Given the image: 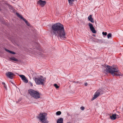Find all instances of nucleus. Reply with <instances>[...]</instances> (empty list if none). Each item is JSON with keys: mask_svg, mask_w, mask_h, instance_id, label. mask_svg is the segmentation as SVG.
<instances>
[{"mask_svg": "<svg viewBox=\"0 0 123 123\" xmlns=\"http://www.w3.org/2000/svg\"><path fill=\"white\" fill-rule=\"evenodd\" d=\"M50 32L52 36L57 35V37L61 39H65L66 38L63 25L60 23H57L53 25Z\"/></svg>", "mask_w": 123, "mask_h": 123, "instance_id": "obj_1", "label": "nucleus"}, {"mask_svg": "<svg viewBox=\"0 0 123 123\" xmlns=\"http://www.w3.org/2000/svg\"><path fill=\"white\" fill-rule=\"evenodd\" d=\"M105 71L107 73H110L113 76L121 75V74L117 67L114 66L107 65L106 67Z\"/></svg>", "mask_w": 123, "mask_h": 123, "instance_id": "obj_2", "label": "nucleus"}, {"mask_svg": "<svg viewBox=\"0 0 123 123\" xmlns=\"http://www.w3.org/2000/svg\"><path fill=\"white\" fill-rule=\"evenodd\" d=\"M28 92L30 95L35 98L37 99L40 97L39 93L36 91L30 89L28 91Z\"/></svg>", "mask_w": 123, "mask_h": 123, "instance_id": "obj_3", "label": "nucleus"}, {"mask_svg": "<svg viewBox=\"0 0 123 123\" xmlns=\"http://www.w3.org/2000/svg\"><path fill=\"white\" fill-rule=\"evenodd\" d=\"M45 78H43L42 76H40L39 77L35 78V81L37 84L43 85L44 82L45 81Z\"/></svg>", "mask_w": 123, "mask_h": 123, "instance_id": "obj_4", "label": "nucleus"}, {"mask_svg": "<svg viewBox=\"0 0 123 123\" xmlns=\"http://www.w3.org/2000/svg\"><path fill=\"white\" fill-rule=\"evenodd\" d=\"M47 114L46 113H40L39 117H38L42 123H46V120L47 119Z\"/></svg>", "mask_w": 123, "mask_h": 123, "instance_id": "obj_5", "label": "nucleus"}, {"mask_svg": "<svg viewBox=\"0 0 123 123\" xmlns=\"http://www.w3.org/2000/svg\"><path fill=\"white\" fill-rule=\"evenodd\" d=\"M103 93V91L100 89H99L95 93L94 97L92 99V100H93L96 99L98 97L99 95L102 94Z\"/></svg>", "mask_w": 123, "mask_h": 123, "instance_id": "obj_6", "label": "nucleus"}, {"mask_svg": "<svg viewBox=\"0 0 123 123\" xmlns=\"http://www.w3.org/2000/svg\"><path fill=\"white\" fill-rule=\"evenodd\" d=\"M16 14L17 16L18 17L22 19L25 22L26 24L28 26L30 25V24L23 17H22V16L20 15L19 13H17Z\"/></svg>", "mask_w": 123, "mask_h": 123, "instance_id": "obj_7", "label": "nucleus"}, {"mask_svg": "<svg viewBox=\"0 0 123 123\" xmlns=\"http://www.w3.org/2000/svg\"><path fill=\"white\" fill-rule=\"evenodd\" d=\"M88 25L90 27V29L91 31H92L93 33H96V31L94 28L93 27V25L91 23H89L88 24Z\"/></svg>", "mask_w": 123, "mask_h": 123, "instance_id": "obj_8", "label": "nucleus"}, {"mask_svg": "<svg viewBox=\"0 0 123 123\" xmlns=\"http://www.w3.org/2000/svg\"><path fill=\"white\" fill-rule=\"evenodd\" d=\"M46 2L45 1H43L39 0L37 2V4L41 5L42 7H43L46 4Z\"/></svg>", "mask_w": 123, "mask_h": 123, "instance_id": "obj_9", "label": "nucleus"}, {"mask_svg": "<svg viewBox=\"0 0 123 123\" xmlns=\"http://www.w3.org/2000/svg\"><path fill=\"white\" fill-rule=\"evenodd\" d=\"M6 75L8 77L12 79H13L14 74L11 72H9L6 73Z\"/></svg>", "mask_w": 123, "mask_h": 123, "instance_id": "obj_10", "label": "nucleus"}, {"mask_svg": "<svg viewBox=\"0 0 123 123\" xmlns=\"http://www.w3.org/2000/svg\"><path fill=\"white\" fill-rule=\"evenodd\" d=\"M19 76L21 78L22 80L24 82L26 83H27L28 82V80L26 79L25 76L23 75H19Z\"/></svg>", "mask_w": 123, "mask_h": 123, "instance_id": "obj_11", "label": "nucleus"}, {"mask_svg": "<svg viewBox=\"0 0 123 123\" xmlns=\"http://www.w3.org/2000/svg\"><path fill=\"white\" fill-rule=\"evenodd\" d=\"M116 116H118L115 114H113L112 116H110V118L112 120H115L116 118Z\"/></svg>", "mask_w": 123, "mask_h": 123, "instance_id": "obj_12", "label": "nucleus"}, {"mask_svg": "<svg viewBox=\"0 0 123 123\" xmlns=\"http://www.w3.org/2000/svg\"><path fill=\"white\" fill-rule=\"evenodd\" d=\"M88 18L89 20L92 23L94 22L93 19L92 17V16L91 15H90L88 17Z\"/></svg>", "mask_w": 123, "mask_h": 123, "instance_id": "obj_13", "label": "nucleus"}, {"mask_svg": "<svg viewBox=\"0 0 123 123\" xmlns=\"http://www.w3.org/2000/svg\"><path fill=\"white\" fill-rule=\"evenodd\" d=\"M63 119L62 118H60L59 119L57 120V123H63Z\"/></svg>", "mask_w": 123, "mask_h": 123, "instance_id": "obj_14", "label": "nucleus"}, {"mask_svg": "<svg viewBox=\"0 0 123 123\" xmlns=\"http://www.w3.org/2000/svg\"><path fill=\"white\" fill-rule=\"evenodd\" d=\"M10 60H12L16 62H17L18 61V59L14 57H12L11 58H10Z\"/></svg>", "mask_w": 123, "mask_h": 123, "instance_id": "obj_15", "label": "nucleus"}, {"mask_svg": "<svg viewBox=\"0 0 123 123\" xmlns=\"http://www.w3.org/2000/svg\"><path fill=\"white\" fill-rule=\"evenodd\" d=\"M112 35L111 33H109L107 35V38H109L111 37Z\"/></svg>", "mask_w": 123, "mask_h": 123, "instance_id": "obj_16", "label": "nucleus"}, {"mask_svg": "<svg viewBox=\"0 0 123 123\" xmlns=\"http://www.w3.org/2000/svg\"><path fill=\"white\" fill-rule=\"evenodd\" d=\"M61 113V111H59L57 112L56 113V115L58 116L60 115Z\"/></svg>", "mask_w": 123, "mask_h": 123, "instance_id": "obj_17", "label": "nucleus"}, {"mask_svg": "<svg viewBox=\"0 0 123 123\" xmlns=\"http://www.w3.org/2000/svg\"><path fill=\"white\" fill-rule=\"evenodd\" d=\"M74 1V0H68V2L69 4H72Z\"/></svg>", "mask_w": 123, "mask_h": 123, "instance_id": "obj_18", "label": "nucleus"}, {"mask_svg": "<svg viewBox=\"0 0 123 123\" xmlns=\"http://www.w3.org/2000/svg\"><path fill=\"white\" fill-rule=\"evenodd\" d=\"M2 84L4 86V88L5 89H6L7 88V86H6V84L4 82H2Z\"/></svg>", "mask_w": 123, "mask_h": 123, "instance_id": "obj_19", "label": "nucleus"}, {"mask_svg": "<svg viewBox=\"0 0 123 123\" xmlns=\"http://www.w3.org/2000/svg\"><path fill=\"white\" fill-rule=\"evenodd\" d=\"M92 40L94 42H97L98 39L96 38H93L92 39Z\"/></svg>", "mask_w": 123, "mask_h": 123, "instance_id": "obj_20", "label": "nucleus"}, {"mask_svg": "<svg viewBox=\"0 0 123 123\" xmlns=\"http://www.w3.org/2000/svg\"><path fill=\"white\" fill-rule=\"evenodd\" d=\"M54 86L56 88H58L59 87V86L56 84H55Z\"/></svg>", "mask_w": 123, "mask_h": 123, "instance_id": "obj_21", "label": "nucleus"}, {"mask_svg": "<svg viewBox=\"0 0 123 123\" xmlns=\"http://www.w3.org/2000/svg\"><path fill=\"white\" fill-rule=\"evenodd\" d=\"M102 34L103 35H104L105 36H106L107 34V33L106 32H103L102 33Z\"/></svg>", "mask_w": 123, "mask_h": 123, "instance_id": "obj_22", "label": "nucleus"}, {"mask_svg": "<svg viewBox=\"0 0 123 123\" xmlns=\"http://www.w3.org/2000/svg\"><path fill=\"white\" fill-rule=\"evenodd\" d=\"M102 42L101 40H100L98 39L97 43H100Z\"/></svg>", "mask_w": 123, "mask_h": 123, "instance_id": "obj_23", "label": "nucleus"}, {"mask_svg": "<svg viewBox=\"0 0 123 123\" xmlns=\"http://www.w3.org/2000/svg\"><path fill=\"white\" fill-rule=\"evenodd\" d=\"M10 53L13 54H15V52L11 51H10Z\"/></svg>", "mask_w": 123, "mask_h": 123, "instance_id": "obj_24", "label": "nucleus"}, {"mask_svg": "<svg viewBox=\"0 0 123 123\" xmlns=\"http://www.w3.org/2000/svg\"><path fill=\"white\" fill-rule=\"evenodd\" d=\"M5 50L7 52H9L10 53V51L7 49H5Z\"/></svg>", "mask_w": 123, "mask_h": 123, "instance_id": "obj_25", "label": "nucleus"}, {"mask_svg": "<svg viewBox=\"0 0 123 123\" xmlns=\"http://www.w3.org/2000/svg\"><path fill=\"white\" fill-rule=\"evenodd\" d=\"M80 109L82 110H84V108L83 107H80Z\"/></svg>", "mask_w": 123, "mask_h": 123, "instance_id": "obj_26", "label": "nucleus"}, {"mask_svg": "<svg viewBox=\"0 0 123 123\" xmlns=\"http://www.w3.org/2000/svg\"><path fill=\"white\" fill-rule=\"evenodd\" d=\"M87 83L86 82L85 83V85L86 86L87 85Z\"/></svg>", "mask_w": 123, "mask_h": 123, "instance_id": "obj_27", "label": "nucleus"}, {"mask_svg": "<svg viewBox=\"0 0 123 123\" xmlns=\"http://www.w3.org/2000/svg\"><path fill=\"white\" fill-rule=\"evenodd\" d=\"M31 86H33V85L32 84V83H31Z\"/></svg>", "mask_w": 123, "mask_h": 123, "instance_id": "obj_28", "label": "nucleus"}, {"mask_svg": "<svg viewBox=\"0 0 123 123\" xmlns=\"http://www.w3.org/2000/svg\"><path fill=\"white\" fill-rule=\"evenodd\" d=\"M11 82L12 84H13V83H12V82Z\"/></svg>", "mask_w": 123, "mask_h": 123, "instance_id": "obj_29", "label": "nucleus"}]
</instances>
